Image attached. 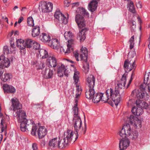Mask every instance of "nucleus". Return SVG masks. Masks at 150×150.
Returning <instances> with one entry per match:
<instances>
[{
  "instance_id": "1",
  "label": "nucleus",
  "mask_w": 150,
  "mask_h": 150,
  "mask_svg": "<svg viewBox=\"0 0 150 150\" xmlns=\"http://www.w3.org/2000/svg\"><path fill=\"white\" fill-rule=\"evenodd\" d=\"M14 115L16 118L18 122L21 123L20 128L22 131L24 132L30 129L34 121L32 120H28L25 117L26 115L25 111L21 109L15 112Z\"/></svg>"
},
{
  "instance_id": "2",
  "label": "nucleus",
  "mask_w": 150,
  "mask_h": 150,
  "mask_svg": "<svg viewBox=\"0 0 150 150\" xmlns=\"http://www.w3.org/2000/svg\"><path fill=\"white\" fill-rule=\"evenodd\" d=\"M105 93L106 98L103 97V99L104 103L108 102V100L111 98L116 105L120 102V96L118 88L115 87L114 90L111 88L108 89L106 91Z\"/></svg>"
},
{
  "instance_id": "3",
  "label": "nucleus",
  "mask_w": 150,
  "mask_h": 150,
  "mask_svg": "<svg viewBox=\"0 0 150 150\" xmlns=\"http://www.w3.org/2000/svg\"><path fill=\"white\" fill-rule=\"evenodd\" d=\"M75 21L79 28H83L81 30H79L77 36V38L79 39L80 42H83L86 38L85 33L88 29L85 28V21L83 17L80 14L77 15L76 16Z\"/></svg>"
},
{
  "instance_id": "4",
  "label": "nucleus",
  "mask_w": 150,
  "mask_h": 150,
  "mask_svg": "<svg viewBox=\"0 0 150 150\" xmlns=\"http://www.w3.org/2000/svg\"><path fill=\"white\" fill-rule=\"evenodd\" d=\"M74 134L72 131L67 130L66 137L62 139H58L57 148L62 149L66 147L69 144L74 142L78 138V136L74 137Z\"/></svg>"
},
{
  "instance_id": "5",
  "label": "nucleus",
  "mask_w": 150,
  "mask_h": 150,
  "mask_svg": "<svg viewBox=\"0 0 150 150\" xmlns=\"http://www.w3.org/2000/svg\"><path fill=\"white\" fill-rule=\"evenodd\" d=\"M72 123L73 125L74 130L76 131V133L74 134V137H76L78 136V133L81 134H84L86 133V125L85 123L84 127L82 126V123L80 117H75L73 118L72 120Z\"/></svg>"
},
{
  "instance_id": "6",
  "label": "nucleus",
  "mask_w": 150,
  "mask_h": 150,
  "mask_svg": "<svg viewBox=\"0 0 150 150\" xmlns=\"http://www.w3.org/2000/svg\"><path fill=\"white\" fill-rule=\"evenodd\" d=\"M85 94L86 97L88 99H92L94 103H97L100 100L103 101V93H95L94 88L88 89L86 91Z\"/></svg>"
},
{
  "instance_id": "7",
  "label": "nucleus",
  "mask_w": 150,
  "mask_h": 150,
  "mask_svg": "<svg viewBox=\"0 0 150 150\" xmlns=\"http://www.w3.org/2000/svg\"><path fill=\"white\" fill-rule=\"evenodd\" d=\"M81 52L80 54V60L85 62V64H84L83 67L85 68L86 67V70L88 72L89 69V65L88 63L87 62L88 51L86 48L83 47L81 48Z\"/></svg>"
},
{
  "instance_id": "8",
  "label": "nucleus",
  "mask_w": 150,
  "mask_h": 150,
  "mask_svg": "<svg viewBox=\"0 0 150 150\" xmlns=\"http://www.w3.org/2000/svg\"><path fill=\"white\" fill-rule=\"evenodd\" d=\"M135 59L132 58L126 60L124 62V67L126 72L130 71L133 69H135L136 66L135 64Z\"/></svg>"
},
{
  "instance_id": "9",
  "label": "nucleus",
  "mask_w": 150,
  "mask_h": 150,
  "mask_svg": "<svg viewBox=\"0 0 150 150\" xmlns=\"http://www.w3.org/2000/svg\"><path fill=\"white\" fill-rule=\"evenodd\" d=\"M39 8L41 9L43 12H49L52 11L53 4L51 3L42 1L40 3Z\"/></svg>"
},
{
  "instance_id": "10",
  "label": "nucleus",
  "mask_w": 150,
  "mask_h": 150,
  "mask_svg": "<svg viewBox=\"0 0 150 150\" xmlns=\"http://www.w3.org/2000/svg\"><path fill=\"white\" fill-rule=\"evenodd\" d=\"M132 132L130 125L127 124L123 126L121 130L119 132V134L120 137L125 138L130 136Z\"/></svg>"
},
{
  "instance_id": "11",
  "label": "nucleus",
  "mask_w": 150,
  "mask_h": 150,
  "mask_svg": "<svg viewBox=\"0 0 150 150\" xmlns=\"http://www.w3.org/2000/svg\"><path fill=\"white\" fill-rule=\"evenodd\" d=\"M130 122L136 128H139L142 127L141 120L135 116L131 115L129 118Z\"/></svg>"
},
{
  "instance_id": "12",
  "label": "nucleus",
  "mask_w": 150,
  "mask_h": 150,
  "mask_svg": "<svg viewBox=\"0 0 150 150\" xmlns=\"http://www.w3.org/2000/svg\"><path fill=\"white\" fill-rule=\"evenodd\" d=\"M12 102L11 107L13 108V109L11 108V110L15 111H18L20 109H22V105L20 103L18 100L16 98H12L11 99Z\"/></svg>"
},
{
  "instance_id": "13",
  "label": "nucleus",
  "mask_w": 150,
  "mask_h": 150,
  "mask_svg": "<svg viewBox=\"0 0 150 150\" xmlns=\"http://www.w3.org/2000/svg\"><path fill=\"white\" fill-rule=\"evenodd\" d=\"M136 93V96L137 98L138 99H143L145 100H147L148 99L149 96L145 94L143 92H139L138 90H135L132 91L131 95L134 96L135 93Z\"/></svg>"
},
{
  "instance_id": "14",
  "label": "nucleus",
  "mask_w": 150,
  "mask_h": 150,
  "mask_svg": "<svg viewBox=\"0 0 150 150\" xmlns=\"http://www.w3.org/2000/svg\"><path fill=\"white\" fill-rule=\"evenodd\" d=\"M73 79L75 83L76 84V93L75 95V98H77L79 97L81 94L82 89L81 88V86L77 84H76L79 80L78 76H74Z\"/></svg>"
},
{
  "instance_id": "15",
  "label": "nucleus",
  "mask_w": 150,
  "mask_h": 150,
  "mask_svg": "<svg viewBox=\"0 0 150 150\" xmlns=\"http://www.w3.org/2000/svg\"><path fill=\"white\" fill-rule=\"evenodd\" d=\"M46 64L49 67H55L57 65L56 58L53 56L48 57L46 60Z\"/></svg>"
},
{
  "instance_id": "16",
  "label": "nucleus",
  "mask_w": 150,
  "mask_h": 150,
  "mask_svg": "<svg viewBox=\"0 0 150 150\" xmlns=\"http://www.w3.org/2000/svg\"><path fill=\"white\" fill-rule=\"evenodd\" d=\"M54 17L64 24H66L68 22L66 18L59 11H57L54 14Z\"/></svg>"
},
{
  "instance_id": "17",
  "label": "nucleus",
  "mask_w": 150,
  "mask_h": 150,
  "mask_svg": "<svg viewBox=\"0 0 150 150\" xmlns=\"http://www.w3.org/2000/svg\"><path fill=\"white\" fill-rule=\"evenodd\" d=\"M10 64L9 60L3 55L0 56V67H8Z\"/></svg>"
},
{
  "instance_id": "18",
  "label": "nucleus",
  "mask_w": 150,
  "mask_h": 150,
  "mask_svg": "<svg viewBox=\"0 0 150 150\" xmlns=\"http://www.w3.org/2000/svg\"><path fill=\"white\" fill-rule=\"evenodd\" d=\"M64 35L66 39L68 40V44L72 45L74 43V36L71 32L70 31L65 32Z\"/></svg>"
},
{
  "instance_id": "19",
  "label": "nucleus",
  "mask_w": 150,
  "mask_h": 150,
  "mask_svg": "<svg viewBox=\"0 0 150 150\" xmlns=\"http://www.w3.org/2000/svg\"><path fill=\"white\" fill-rule=\"evenodd\" d=\"M48 45L51 48L57 49L59 47V43L58 40L56 39H53L50 40Z\"/></svg>"
},
{
  "instance_id": "20",
  "label": "nucleus",
  "mask_w": 150,
  "mask_h": 150,
  "mask_svg": "<svg viewBox=\"0 0 150 150\" xmlns=\"http://www.w3.org/2000/svg\"><path fill=\"white\" fill-rule=\"evenodd\" d=\"M129 141L128 139H123L120 141L119 147L121 150L126 149L129 145Z\"/></svg>"
},
{
  "instance_id": "21",
  "label": "nucleus",
  "mask_w": 150,
  "mask_h": 150,
  "mask_svg": "<svg viewBox=\"0 0 150 150\" xmlns=\"http://www.w3.org/2000/svg\"><path fill=\"white\" fill-rule=\"evenodd\" d=\"M86 81L88 84L89 89H93L95 85V78L94 76H88Z\"/></svg>"
},
{
  "instance_id": "22",
  "label": "nucleus",
  "mask_w": 150,
  "mask_h": 150,
  "mask_svg": "<svg viewBox=\"0 0 150 150\" xmlns=\"http://www.w3.org/2000/svg\"><path fill=\"white\" fill-rule=\"evenodd\" d=\"M47 133L46 129L44 127H40L37 130V134L39 139L44 137Z\"/></svg>"
},
{
  "instance_id": "23",
  "label": "nucleus",
  "mask_w": 150,
  "mask_h": 150,
  "mask_svg": "<svg viewBox=\"0 0 150 150\" xmlns=\"http://www.w3.org/2000/svg\"><path fill=\"white\" fill-rule=\"evenodd\" d=\"M126 76H122L120 80L117 82V86L121 89H124L126 82Z\"/></svg>"
},
{
  "instance_id": "24",
  "label": "nucleus",
  "mask_w": 150,
  "mask_h": 150,
  "mask_svg": "<svg viewBox=\"0 0 150 150\" xmlns=\"http://www.w3.org/2000/svg\"><path fill=\"white\" fill-rule=\"evenodd\" d=\"M98 2L96 0H93L88 6L89 10L93 12L96 10L98 6Z\"/></svg>"
},
{
  "instance_id": "25",
  "label": "nucleus",
  "mask_w": 150,
  "mask_h": 150,
  "mask_svg": "<svg viewBox=\"0 0 150 150\" xmlns=\"http://www.w3.org/2000/svg\"><path fill=\"white\" fill-rule=\"evenodd\" d=\"M143 109L140 107H133L132 109V113L135 115L139 116L142 113Z\"/></svg>"
},
{
  "instance_id": "26",
  "label": "nucleus",
  "mask_w": 150,
  "mask_h": 150,
  "mask_svg": "<svg viewBox=\"0 0 150 150\" xmlns=\"http://www.w3.org/2000/svg\"><path fill=\"white\" fill-rule=\"evenodd\" d=\"M67 72L64 65L61 64V65L58 67L57 70L58 74H62V75H68V74L67 73Z\"/></svg>"
},
{
  "instance_id": "27",
  "label": "nucleus",
  "mask_w": 150,
  "mask_h": 150,
  "mask_svg": "<svg viewBox=\"0 0 150 150\" xmlns=\"http://www.w3.org/2000/svg\"><path fill=\"white\" fill-rule=\"evenodd\" d=\"M72 45L69 44H67V47L66 46L61 47L60 49L61 52L64 53L65 54L69 53L70 52L71 50L72 49Z\"/></svg>"
},
{
  "instance_id": "28",
  "label": "nucleus",
  "mask_w": 150,
  "mask_h": 150,
  "mask_svg": "<svg viewBox=\"0 0 150 150\" xmlns=\"http://www.w3.org/2000/svg\"><path fill=\"white\" fill-rule=\"evenodd\" d=\"M40 39L44 42H47L48 44L50 40V36L45 33H42L40 36Z\"/></svg>"
},
{
  "instance_id": "29",
  "label": "nucleus",
  "mask_w": 150,
  "mask_h": 150,
  "mask_svg": "<svg viewBox=\"0 0 150 150\" xmlns=\"http://www.w3.org/2000/svg\"><path fill=\"white\" fill-rule=\"evenodd\" d=\"M58 139L55 138L51 139L49 142V146L51 149L54 147H57Z\"/></svg>"
},
{
  "instance_id": "30",
  "label": "nucleus",
  "mask_w": 150,
  "mask_h": 150,
  "mask_svg": "<svg viewBox=\"0 0 150 150\" xmlns=\"http://www.w3.org/2000/svg\"><path fill=\"white\" fill-rule=\"evenodd\" d=\"M17 45L19 49L23 50L25 48V41L22 39H18L17 40Z\"/></svg>"
},
{
  "instance_id": "31",
  "label": "nucleus",
  "mask_w": 150,
  "mask_h": 150,
  "mask_svg": "<svg viewBox=\"0 0 150 150\" xmlns=\"http://www.w3.org/2000/svg\"><path fill=\"white\" fill-rule=\"evenodd\" d=\"M40 28L39 26L34 27L32 31V36L33 37H35L39 35L40 33Z\"/></svg>"
},
{
  "instance_id": "32",
  "label": "nucleus",
  "mask_w": 150,
  "mask_h": 150,
  "mask_svg": "<svg viewBox=\"0 0 150 150\" xmlns=\"http://www.w3.org/2000/svg\"><path fill=\"white\" fill-rule=\"evenodd\" d=\"M38 52L40 56L42 59H45L48 57L47 52L45 50L42 49H40Z\"/></svg>"
},
{
  "instance_id": "33",
  "label": "nucleus",
  "mask_w": 150,
  "mask_h": 150,
  "mask_svg": "<svg viewBox=\"0 0 150 150\" xmlns=\"http://www.w3.org/2000/svg\"><path fill=\"white\" fill-rule=\"evenodd\" d=\"M33 42H34V40H32L31 39H28L25 41V48H30L33 45Z\"/></svg>"
},
{
  "instance_id": "34",
  "label": "nucleus",
  "mask_w": 150,
  "mask_h": 150,
  "mask_svg": "<svg viewBox=\"0 0 150 150\" xmlns=\"http://www.w3.org/2000/svg\"><path fill=\"white\" fill-rule=\"evenodd\" d=\"M128 7L129 8V11L133 13H136L134 3L132 1H130L129 3L128 4Z\"/></svg>"
},
{
  "instance_id": "35",
  "label": "nucleus",
  "mask_w": 150,
  "mask_h": 150,
  "mask_svg": "<svg viewBox=\"0 0 150 150\" xmlns=\"http://www.w3.org/2000/svg\"><path fill=\"white\" fill-rule=\"evenodd\" d=\"M34 123V122L31 126V127H32L31 131V134L33 135L36 136V132H37V130L39 128L36 125H33ZM31 127L30 129H31ZM30 129H31L27 130L29 131Z\"/></svg>"
},
{
  "instance_id": "36",
  "label": "nucleus",
  "mask_w": 150,
  "mask_h": 150,
  "mask_svg": "<svg viewBox=\"0 0 150 150\" xmlns=\"http://www.w3.org/2000/svg\"><path fill=\"white\" fill-rule=\"evenodd\" d=\"M76 11L79 13H80L81 14L84 16H87L88 15V13L83 8H79Z\"/></svg>"
},
{
  "instance_id": "37",
  "label": "nucleus",
  "mask_w": 150,
  "mask_h": 150,
  "mask_svg": "<svg viewBox=\"0 0 150 150\" xmlns=\"http://www.w3.org/2000/svg\"><path fill=\"white\" fill-rule=\"evenodd\" d=\"M148 81V80H146L145 77L144 78V82L143 83L141 84L140 85V88L141 90H146L147 87V83Z\"/></svg>"
},
{
  "instance_id": "38",
  "label": "nucleus",
  "mask_w": 150,
  "mask_h": 150,
  "mask_svg": "<svg viewBox=\"0 0 150 150\" xmlns=\"http://www.w3.org/2000/svg\"><path fill=\"white\" fill-rule=\"evenodd\" d=\"M77 104L76 103L74 105V107L73 108V113H74V117L73 118L75 117H79L78 115V108L77 107Z\"/></svg>"
},
{
  "instance_id": "39",
  "label": "nucleus",
  "mask_w": 150,
  "mask_h": 150,
  "mask_svg": "<svg viewBox=\"0 0 150 150\" xmlns=\"http://www.w3.org/2000/svg\"><path fill=\"white\" fill-rule=\"evenodd\" d=\"M129 42L130 44L129 48L132 49L134 46V36L133 35L130 39L129 41Z\"/></svg>"
},
{
  "instance_id": "40",
  "label": "nucleus",
  "mask_w": 150,
  "mask_h": 150,
  "mask_svg": "<svg viewBox=\"0 0 150 150\" xmlns=\"http://www.w3.org/2000/svg\"><path fill=\"white\" fill-rule=\"evenodd\" d=\"M27 22L29 25L30 26L34 25V21L32 17H29L28 18Z\"/></svg>"
},
{
  "instance_id": "41",
  "label": "nucleus",
  "mask_w": 150,
  "mask_h": 150,
  "mask_svg": "<svg viewBox=\"0 0 150 150\" xmlns=\"http://www.w3.org/2000/svg\"><path fill=\"white\" fill-rule=\"evenodd\" d=\"M3 119L2 118L1 120V132L4 131L6 129L7 127L6 124L5 122L3 121Z\"/></svg>"
},
{
  "instance_id": "42",
  "label": "nucleus",
  "mask_w": 150,
  "mask_h": 150,
  "mask_svg": "<svg viewBox=\"0 0 150 150\" xmlns=\"http://www.w3.org/2000/svg\"><path fill=\"white\" fill-rule=\"evenodd\" d=\"M140 107L146 109H147L149 107V105L144 101H142V103L140 104Z\"/></svg>"
},
{
  "instance_id": "43",
  "label": "nucleus",
  "mask_w": 150,
  "mask_h": 150,
  "mask_svg": "<svg viewBox=\"0 0 150 150\" xmlns=\"http://www.w3.org/2000/svg\"><path fill=\"white\" fill-rule=\"evenodd\" d=\"M0 78L4 82H6L10 79L9 76H0Z\"/></svg>"
},
{
  "instance_id": "44",
  "label": "nucleus",
  "mask_w": 150,
  "mask_h": 150,
  "mask_svg": "<svg viewBox=\"0 0 150 150\" xmlns=\"http://www.w3.org/2000/svg\"><path fill=\"white\" fill-rule=\"evenodd\" d=\"M38 69H42L45 67V65L44 62H40L36 65Z\"/></svg>"
},
{
  "instance_id": "45",
  "label": "nucleus",
  "mask_w": 150,
  "mask_h": 150,
  "mask_svg": "<svg viewBox=\"0 0 150 150\" xmlns=\"http://www.w3.org/2000/svg\"><path fill=\"white\" fill-rule=\"evenodd\" d=\"M10 88V86L6 84H4L3 85V89L5 93H8V92L9 91L8 89Z\"/></svg>"
},
{
  "instance_id": "46",
  "label": "nucleus",
  "mask_w": 150,
  "mask_h": 150,
  "mask_svg": "<svg viewBox=\"0 0 150 150\" xmlns=\"http://www.w3.org/2000/svg\"><path fill=\"white\" fill-rule=\"evenodd\" d=\"M139 136V134L138 132L134 131L133 133V136L132 137V140H135L137 139Z\"/></svg>"
},
{
  "instance_id": "47",
  "label": "nucleus",
  "mask_w": 150,
  "mask_h": 150,
  "mask_svg": "<svg viewBox=\"0 0 150 150\" xmlns=\"http://www.w3.org/2000/svg\"><path fill=\"white\" fill-rule=\"evenodd\" d=\"M34 43H33V48L35 50H39V48L40 47V44L36 42L35 41H34V42H33Z\"/></svg>"
},
{
  "instance_id": "48",
  "label": "nucleus",
  "mask_w": 150,
  "mask_h": 150,
  "mask_svg": "<svg viewBox=\"0 0 150 150\" xmlns=\"http://www.w3.org/2000/svg\"><path fill=\"white\" fill-rule=\"evenodd\" d=\"M3 51L4 54H8L9 53V49L8 47L7 46H5L4 47Z\"/></svg>"
},
{
  "instance_id": "49",
  "label": "nucleus",
  "mask_w": 150,
  "mask_h": 150,
  "mask_svg": "<svg viewBox=\"0 0 150 150\" xmlns=\"http://www.w3.org/2000/svg\"><path fill=\"white\" fill-rule=\"evenodd\" d=\"M8 90L9 91L8 92V93H13L16 91L15 88L11 86H10V88L8 89Z\"/></svg>"
},
{
  "instance_id": "50",
  "label": "nucleus",
  "mask_w": 150,
  "mask_h": 150,
  "mask_svg": "<svg viewBox=\"0 0 150 150\" xmlns=\"http://www.w3.org/2000/svg\"><path fill=\"white\" fill-rule=\"evenodd\" d=\"M74 55L77 61H79L78 57L79 56V53L77 52H74Z\"/></svg>"
},
{
  "instance_id": "51",
  "label": "nucleus",
  "mask_w": 150,
  "mask_h": 150,
  "mask_svg": "<svg viewBox=\"0 0 150 150\" xmlns=\"http://www.w3.org/2000/svg\"><path fill=\"white\" fill-rule=\"evenodd\" d=\"M70 1L69 0H66L64 2L65 6L67 7H68L69 5Z\"/></svg>"
},
{
  "instance_id": "52",
  "label": "nucleus",
  "mask_w": 150,
  "mask_h": 150,
  "mask_svg": "<svg viewBox=\"0 0 150 150\" xmlns=\"http://www.w3.org/2000/svg\"><path fill=\"white\" fill-rule=\"evenodd\" d=\"M32 148L33 150H37L38 148L36 144L35 143H33L32 144Z\"/></svg>"
},
{
  "instance_id": "53",
  "label": "nucleus",
  "mask_w": 150,
  "mask_h": 150,
  "mask_svg": "<svg viewBox=\"0 0 150 150\" xmlns=\"http://www.w3.org/2000/svg\"><path fill=\"white\" fill-rule=\"evenodd\" d=\"M142 101H141L139 100H137L136 102V103L137 105L138 106H139V107H140V104L142 103Z\"/></svg>"
},
{
  "instance_id": "54",
  "label": "nucleus",
  "mask_w": 150,
  "mask_h": 150,
  "mask_svg": "<svg viewBox=\"0 0 150 150\" xmlns=\"http://www.w3.org/2000/svg\"><path fill=\"white\" fill-rule=\"evenodd\" d=\"M130 23L131 24V25H132V26H134V28L136 27V22L133 20H132L130 21Z\"/></svg>"
},
{
  "instance_id": "55",
  "label": "nucleus",
  "mask_w": 150,
  "mask_h": 150,
  "mask_svg": "<svg viewBox=\"0 0 150 150\" xmlns=\"http://www.w3.org/2000/svg\"><path fill=\"white\" fill-rule=\"evenodd\" d=\"M45 141L44 140H42L41 141V145L42 146H44L45 144Z\"/></svg>"
},
{
  "instance_id": "56",
  "label": "nucleus",
  "mask_w": 150,
  "mask_h": 150,
  "mask_svg": "<svg viewBox=\"0 0 150 150\" xmlns=\"http://www.w3.org/2000/svg\"><path fill=\"white\" fill-rule=\"evenodd\" d=\"M136 5L137 8H142V5L139 2H138L137 4H136Z\"/></svg>"
},
{
  "instance_id": "57",
  "label": "nucleus",
  "mask_w": 150,
  "mask_h": 150,
  "mask_svg": "<svg viewBox=\"0 0 150 150\" xmlns=\"http://www.w3.org/2000/svg\"><path fill=\"white\" fill-rule=\"evenodd\" d=\"M23 20V17L22 16L20 17V18H19L18 21V23H21V22Z\"/></svg>"
},
{
  "instance_id": "58",
  "label": "nucleus",
  "mask_w": 150,
  "mask_h": 150,
  "mask_svg": "<svg viewBox=\"0 0 150 150\" xmlns=\"http://www.w3.org/2000/svg\"><path fill=\"white\" fill-rule=\"evenodd\" d=\"M3 67H0V75H2L3 73L4 69Z\"/></svg>"
},
{
  "instance_id": "59",
  "label": "nucleus",
  "mask_w": 150,
  "mask_h": 150,
  "mask_svg": "<svg viewBox=\"0 0 150 150\" xmlns=\"http://www.w3.org/2000/svg\"><path fill=\"white\" fill-rule=\"evenodd\" d=\"M132 76H131V78L130 79L129 81V82L128 83V85H127V88L129 86L130 84L132 82Z\"/></svg>"
},
{
  "instance_id": "60",
  "label": "nucleus",
  "mask_w": 150,
  "mask_h": 150,
  "mask_svg": "<svg viewBox=\"0 0 150 150\" xmlns=\"http://www.w3.org/2000/svg\"><path fill=\"white\" fill-rule=\"evenodd\" d=\"M73 7L74 6H78L79 5V3L78 2H75L72 4Z\"/></svg>"
},
{
  "instance_id": "61",
  "label": "nucleus",
  "mask_w": 150,
  "mask_h": 150,
  "mask_svg": "<svg viewBox=\"0 0 150 150\" xmlns=\"http://www.w3.org/2000/svg\"><path fill=\"white\" fill-rule=\"evenodd\" d=\"M74 75H78L79 74V72L78 71H77L76 69H74Z\"/></svg>"
},
{
  "instance_id": "62",
  "label": "nucleus",
  "mask_w": 150,
  "mask_h": 150,
  "mask_svg": "<svg viewBox=\"0 0 150 150\" xmlns=\"http://www.w3.org/2000/svg\"><path fill=\"white\" fill-rule=\"evenodd\" d=\"M52 76H43V78L46 79L51 78Z\"/></svg>"
},
{
  "instance_id": "63",
  "label": "nucleus",
  "mask_w": 150,
  "mask_h": 150,
  "mask_svg": "<svg viewBox=\"0 0 150 150\" xmlns=\"http://www.w3.org/2000/svg\"><path fill=\"white\" fill-rule=\"evenodd\" d=\"M132 100H129L128 102L127 103V105L128 106H130L132 105Z\"/></svg>"
},
{
  "instance_id": "64",
  "label": "nucleus",
  "mask_w": 150,
  "mask_h": 150,
  "mask_svg": "<svg viewBox=\"0 0 150 150\" xmlns=\"http://www.w3.org/2000/svg\"><path fill=\"white\" fill-rule=\"evenodd\" d=\"M147 89L148 91L150 92V84L149 83L147 84Z\"/></svg>"
}]
</instances>
